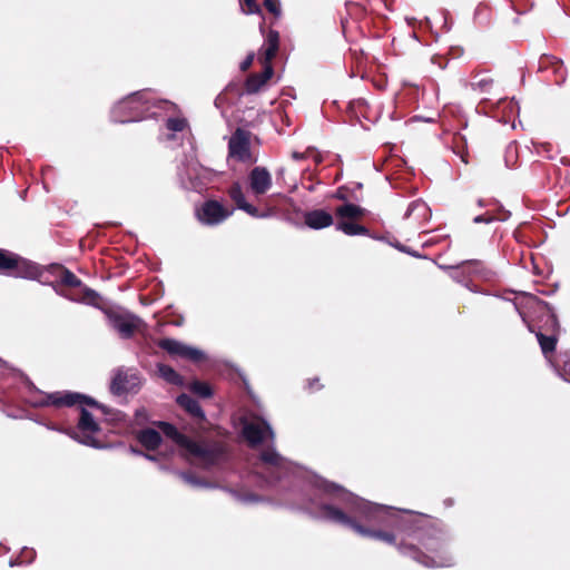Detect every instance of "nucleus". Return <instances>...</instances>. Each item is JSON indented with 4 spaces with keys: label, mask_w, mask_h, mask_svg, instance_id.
Returning <instances> with one entry per match:
<instances>
[{
    "label": "nucleus",
    "mask_w": 570,
    "mask_h": 570,
    "mask_svg": "<svg viewBox=\"0 0 570 570\" xmlns=\"http://www.w3.org/2000/svg\"><path fill=\"white\" fill-rule=\"evenodd\" d=\"M308 484L315 498L304 509L315 518L350 528L361 537L396 546L397 533L413 527L411 511L401 512L364 500L317 475H311Z\"/></svg>",
    "instance_id": "f257e3e1"
},
{
    "label": "nucleus",
    "mask_w": 570,
    "mask_h": 570,
    "mask_svg": "<svg viewBox=\"0 0 570 570\" xmlns=\"http://www.w3.org/2000/svg\"><path fill=\"white\" fill-rule=\"evenodd\" d=\"M27 402L33 407L62 409L79 405L80 416L77 428L66 431L67 435L81 444L92 448H102V442L99 439L101 434L100 426L95 421L91 413L82 407L83 404L96 405L95 401L76 392L56 391L47 393L32 386L29 395L27 396Z\"/></svg>",
    "instance_id": "f03ea898"
},
{
    "label": "nucleus",
    "mask_w": 570,
    "mask_h": 570,
    "mask_svg": "<svg viewBox=\"0 0 570 570\" xmlns=\"http://www.w3.org/2000/svg\"><path fill=\"white\" fill-rule=\"evenodd\" d=\"M243 435L252 448L268 441L271 445L262 450L256 463V473L267 483H273L289 473L298 471L292 462L283 458L273 446L275 433L269 423L261 416H245L242 420Z\"/></svg>",
    "instance_id": "7ed1b4c3"
},
{
    "label": "nucleus",
    "mask_w": 570,
    "mask_h": 570,
    "mask_svg": "<svg viewBox=\"0 0 570 570\" xmlns=\"http://www.w3.org/2000/svg\"><path fill=\"white\" fill-rule=\"evenodd\" d=\"M158 109L174 112L176 106L167 100H156L150 91H138L118 101L111 110L112 120L116 122L137 121L146 114L158 117Z\"/></svg>",
    "instance_id": "20e7f679"
},
{
    "label": "nucleus",
    "mask_w": 570,
    "mask_h": 570,
    "mask_svg": "<svg viewBox=\"0 0 570 570\" xmlns=\"http://www.w3.org/2000/svg\"><path fill=\"white\" fill-rule=\"evenodd\" d=\"M159 428L167 438L180 448L183 454L193 463L207 468L216 463L223 455V450L219 445L193 441L169 423L161 422Z\"/></svg>",
    "instance_id": "39448f33"
},
{
    "label": "nucleus",
    "mask_w": 570,
    "mask_h": 570,
    "mask_svg": "<svg viewBox=\"0 0 570 570\" xmlns=\"http://www.w3.org/2000/svg\"><path fill=\"white\" fill-rule=\"evenodd\" d=\"M421 544L426 552L405 543L397 544V549L404 556L411 557L413 560L428 568L450 567L453 564L452 556L444 550L443 533L434 531L428 534L422 540Z\"/></svg>",
    "instance_id": "423d86ee"
},
{
    "label": "nucleus",
    "mask_w": 570,
    "mask_h": 570,
    "mask_svg": "<svg viewBox=\"0 0 570 570\" xmlns=\"http://www.w3.org/2000/svg\"><path fill=\"white\" fill-rule=\"evenodd\" d=\"M0 272L30 279L40 278L42 275L38 265L3 249H0Z\"/></svg>",
    "instance_id": "0eeeda50"
},
{
    "label": "nucleus",
    "mask_w": 570,
    "mask_h": 570,
    "mask_svg": "<svg viewBox=\"0 0 570 570\" xmlns=\"http://www.w3.org/2000/svg\"><path fill=\"white\" fill-rule=\"evenodd\" d=\"M234 213L233 208L224 206L222 203L209 199L204 202L197 209L198 220L208 226H215L226 220Z\"/></svg>",
    "instance_id": "6e6552de"
},
{
    "label": "nucleus",
    "mask_w": 570,
    "mask_h": 570,
    "mask_svg": "<svg viewBox=\"0 0 570 570\" xmlns=\"http://www.w3.org/2000/svg\"><path fill=\"white\" fill-rule=\"evenodd\" d=\"M228 154L229 157L238 161H255L250 153V134L240 128L236 129V131L229 138Z\"/></svg>",
    "instance_id": "1a4fd4ad"
},
{
    "label": "nucleus",
    "mask_w": 570,
    "mask_h": 570,
    "mask_svg": "<svg viewBox=\"0 0 570 570\" xmlns=\"http://www.w3.org/2000/svg\"><path fill=\"white\" fill-rule=\"evenodd\" d=\"M159 347L168 352L170 355L180 356L191 361H200L204 353L195 347L183 344L173 338H164L159 342Z\"/></svg>",
    "instance_id": "9d476101"
},
{
    "label": "nucleus",
    "mask_w": 570,
    "mask_h": 570,
    "mask_svg": "<svg viewBox=\"0 0 570 570\" xmlns=\"http://www.w3.org/2000/svg\"><path fill=\"white\" fill-rule=\"evenodd\" d=\"M139 384L140 381L136 373L120 371L115 375L110 390L116 395L134 393L138 390Z\"/></svg>",
    "instance_id": "9b49d317"
},
{
    "label": "nucleus",
    "mask_w": 570,
    "mask_h": 570,
    "mask_svg": "<svg viewBox=\"0 0 570 570\" xmlns=\"http://www.w3.org/2000/svg\"><path fill=\"white\" fill-rule=\"evenodd\" d=\"M111 326L125 338L130 337L141 325V320L131 314L110 316Z\"/></svg>",
    "instance_id": "f8f14e48"
},
{
    "label": "nucleus",
    "mask_w": 570,
    "mask_h": 570,
    "mask_svg": "<svg viewBox=\"0 0 570 570\" xmlns=\"http://www.w3.org/2000/svg\"><path fill=\"white\" fill-rule=\"evenodd\" d=\"M250 190L255 195L265 194L272 186V176L265 167H255L248 176Z\"/></svg>",
    "instance_id": "ddd939ff"
},
{
    "label": "nucleus",
    "mask_w": 570,
    "mask_h": 570,
    "mask_svg": "<svg viewBox=\"0 0 570 570\" xmlns=\"http://www.w3.org/2000/svg\"><path fill=\"white\" fill-rule=\"evenodd\" d=\"M430 214L431 212L426 203L422 200H414L409 205L404 217L406 219H412L413 225L420 228L423 223L429 220Z\"/></svg>",
    "instance_id": "4468645a"
},
{
    "label": "nucleus",
    "mask_w": 570,
    "mask_h": 570,
    "mask_svg": "<svg viewBox=\"0 0 570 570\" xmlns=\"http://www.w3.org/2000/svg\"><path fill=\"white\" fill-rule=\"evenodd\" d=\"M278 42H279V35L277 31L271 30L265 45L261 49V52L258 55V59L263 65V68L265 66H272L271 61L276 56L278 50Z\"/></svg>",
    "instance_id": "2eb2a0df"
},
{
    "label": "nucleus",
    "mask_w": 570,
    "mask_h": 570,
    "mask_svg": "<svg viewBox=\"0 0 570 570\" xmlns=\"http://www.w3.org/2000/svg\"><path fill=\"white\" fill-rule=\"evenodd\" d=\"M229 196L235 202L237 208L244 210L248 215L256 217V218H262V217L268 216L267 214H261L255 206L248 204L245 200V196H244V193H243L239 184L236 183L230 187Z\"/></svg>",
    "instance_id": "dca6fc26"
},
{
    "label": "nucleus",
    "mask_w": 570,
    "mask_h": 570,
    "mask_svg": "<svg viewBox=\"0 0 570 570\" xmlns=\"http://www.w3.org/2000/svg\"><path fill=\"white\" fill-rule=\"evenodd\" d=\"M304 222L309 228L322 229L333 224V217L323 209H315L304 215Z\"/></svg>",
    "instance_id": "f3484780"
},
{
    "label": "nucleus",
    "mask_w": 570,
    "mask_h": 570,
    "mask_svg": "<svg viewBox=\"0 0 570 570\" xmlns=\"http://www.w3.org/2000/svg\"><path fill=\"white\" fill-rule=\"evenodd\" d=\"M56 292L59 295H61L66 298H69L71 301H75V302H80V303H85V304H89V305L98 304L99 295L95 291L87 288V287H82L77 295H69L66 292L58 291L57 288H56Z\"/></svg>",
    "instance_id": "a211bd4d"
},
{
    "label": "nucleus",
    "mask_w": 570,
    "mask_h": 570,
    "mask_svg": "<svg viewBox=\"0 0 570 570\" xmlns=\"http://www.w3.org/2000/svg\"><path fill=\"white\" fill-rule=\"evenodd\" d=\"M273 76V68L272 66H265L263 68V72L258 75H253L248 78L246 87L248 92H256L258 91L267 80H269Z\"/></svg>",
    "instance_id": "6ab92c4d"
},
{
    "label": "nucleus",
    "mask_w": 570,
    "mask_h": 570,
    "mask_svg": "<svg viewBox=\"0 0 570 570\" xmlns=\"http://www.w3.org/2000/svg\"><path fill=\"white\" fill-rule=\"evenodd\" d=\"M49 271H51L61 282V284L70 286V287H80L81 282L79 278L76 277L73 273L70 271L63 268L59 265H51L49 267Z\"/></svg>",
    "instance_id": "aec40b11"
},
{
    "label": "nucleus",
    "mask_w": 570,
    "mask_h": 570,
    "mask_svg": "<svg viewBox=\"0 0 570 570\" xmlns=\"http://www.w3.org/2000/svg\"><path fill=\"white\" fill-rule=\"evenodd\" d=\"M177 403L198 420H204L205 414L200 409L198 402L187 394H181L177 397Z\"/></svg>",
    "instance_id": "412c9836"
},
{
    "label": "nucleus",
    "mask_w": 570,
    "mask_h": 570,
    "mask_svg": "<svg viewBox=\"0 0 570 570\" xmlns=\"http://www.w3.org/2000/svg\"><path fill=\"white\" fill-rule=\"evenodd\" d=\"M138 441L147 449L155 450L161 441L159 432L153 429H146L138 433Z\"/></svg>",
    "instance_id": "4be33fe9"
},
{
    "label": "nucleus",
    "mask_w": 570,
    "mask_h": 570,
    "mask_svg": "<svg viewBox=\"0 0 570 570\" xmlns=\"http://www.w3.org/2000/svg\"><path fill=\"white\" fill-rule=\"evenodd\" d=\"M365 210L354 204H344L336 209V215L341 220H350L362 217Z\"/></svg>",
    "instance_id": "5701e85b"
},
{
    "label": "nucleus",
    "mask_w": 570,
    "mask_h": 570,
    "mask_svg": "<svg viewBox=\"0 0 570 570\" xmlns=\"http://www.w3.org/2000/svg\"><path fill=\"white\" fill-rule=\"evenodd\" d=\"M157 370L159 376L163 377L166 382L179 386L184 384L183 377L173 367L165 364H159Z\"/></svg>",
    "instance_id": "b1692460"
},
{
    "label": "nucleus",
    "mask_w": 570,
    "mask_h": 570,
    "mask_svg": "<svg viewBox=\"0 0 570 570\" xmlns=\"http://www.w3.org/2000/svg\"><path fill=\"white\" fill-rule=\"evenodd\" d=\"M336 229L342 230L344 234L353 236V235H363L366 234V228L351 220H341L336 225Z\"/></svg>",
    "instance_id": "393cba45"
},
{
    "label": "nucleus",
    "mask_w": 570,
    "mask_h": 570,
    "mask_svg": "<svg viewBox=\"0 0 570 570\" xmlns=\"http://www.w3.org/2000/svg\"><path fill=\"white\" fill-rule=\"evenodd\" d=\"M187 127V121L185 118H168L166 121V128L167 130L171 131L173 134L167 136V139H173L175 132H180L185 130Z\"/></svg>",
    "instance_id": "a878e982"
},
{
    "label": "nucleus",
    "mask_w": 570,
    "mask_h": 570,
    "mask_svg": "<svg viewBox=\"0 0 570 570\" xmlns=\"http://www.w3.org/2000/svg\"><path fill=\"white\" fill-rule=\"evenodd\" d=\"M537 337H538V341H539V344H540V347H541L543 354L547 355L548 353L554 351L556 344H557V338L553 335L546 336L539 332V333H537Z\"/></svg>",
    "instance_id": "bb28decb"
},
{
    "label": "nucleus",
    "mask_w": 570,
    "mask_h": 570,
    "mask_svg": "<svg viewBox=\"0 0 570 570\" xmlns=\"http://www.w3.org/2000/svg\"><path fill=\"white\" fill-rule=\"evenodd\" d=\"M493 83V80L489 76L476 77L472 82L471 87L474 91L488 92Z\"/></svg>",
    "instance_id": "cd10ccee"
},
{
    "label": "nucleus",
    "mask_w": 570,
    "mask_h": 570,
    "mask_svg": "<svg viewBox=\"0 0 570 570\" xmlns=\"http://www.w3.org/2000/svg\"><path fill=\"white\" fill-rule=\"evenodd\" d=\"M242 12L245 14H261L262 10L257 3V0H242L240 1Z\"/></svg>",
    "instance_id": "c85d7f7f"
},
{
    "label": "nucleus",
    "mask_w": 570,
    "mask_h": 570,
    "mask_svg": "<svg viewBox=\"0 0 570 570\" xmlns=\"http://www.w3.org/2000/svg\"><path fill=\"white\" fill-rule=\"evenodd\" d=\"M190 390L202 397H209L212 395V389L207 383L195 381L190 385Z\"/></svg>",
    "instance_id": "c756f323"
},
{
    "label": "nucleus",
    "mask_w": 570,
    "mask_h": 570,
    "mask_svg": "<svg viewBox=\"0 0 570 570\" xmlns=\"http://www.w3.org/2000/svg\"><path fill=\"white\" fill-rule=\"evenodd\" d=\"M178 475L191 487H208V484L190 473L179 472Z\"/></svg>",
    "instance_id": "7c9ffc66"
},
{
    "label": "nucleus",
    "mask_w": 570,
    "mask_h": 570,
    "mask_svg": "<svg viewBox=\"0 0 570 570\" xmlns=\"http://www.w3.org/2000/svg\"><path fill=\"white\" fill-rule=\"evenodd\" d=\"M194 173H195V177L191 176V173H188V176H189V179H190V188H194L196 190H200L204 186H205V183L200 179V176L197 171V168H193L191 169Z\"/></svg>",
    "instance_id": "2f4dec72"
},
{
    "label": "nucleus",
    "mask_w": 570,
    "mask_h": 570,
    "mask_svg": "<svg viewBox=\"0 0 570 570\" xmlns=\"http://www.w3.org/2000/svg\"><path fill=\"white\" fill-rule=\"evenodd\" d=\"M265 8L273 14L279 16L281 14V2L279 0H265L264 1Z\"/></svg>",
    "instance_id": "473e14b6"
},
{
    "label": "nucleus",
    "mask_w": 570,
    "mask_h": 570,
    "mask_svg": "<svg viewBox=\"0 0 570 570\" xmlns=\"http://www.w3.org/2000/svg\"><path fill=\"white\" fill-rule=\"evenodd\" d=\"M494 219H495V217H494V216L485 214V215H479V216H475V217L473 218V222H474L475 224H480V223H487V224H489V223L493 222Z\"/></svg>",
    "instance_id": "72a5a7b5"
},
{
    "label": "nucleus",
    "mask_w": 570,
    "mask_h": 570,
    "mask_svg": "<svg viewBox=\"0 0 570 570\" xmlns=\"http://www.w3.org/2000/svg\"><path fill=\"white\" fill-rule=\"evenodd\" d=\"M253 60H254V55L253 53L248 55L247 58L240 65L242 70L248 69L250 67V65L253 63Z\"/></svg>",
    "instance_id": "f704fd0d"
},
{
    "label": "nucleus",
    "mask_w": 570,
    "mask_h": 570,
    "mask_svg": "<svg viewBox=\"0 0 570 570\" xmlns=\"http://www.w3.org/2000/svg\"><path fill=\"white\" fill-rule=\"evenodd\" d=\"M308 156V153H298V151H294L292 154V158L294 160H302V159H305L306 157Z\"/></svg>",
    "instance_id": "c9c22d12"
},
{
    "label": "nucleus",
    "mask_w": 570,
    "mask_h": 570,
    "mask_svg": "<svg viewBox=\"0 0 570 570\" xmlns=\"http://www.w3.org/2000/svg\"><path fill=\"white\" fill-rule=\"evenodd\" d=\"M46 426H47L49 430L58 431V432H61V433H65V434H67V432H66V431H69V429H60V428H58V426H56V425H53V424H47Z\"/></svg>",
    "instance_id": "e433bc0d"
},
{
    "label": "nucleus",
    "mask_w": 570,
    "mask_h": 570,
    "mask_svg": "<svg viewBox=\"0 0 570 570\" xmlns=\"http://www.w3.org/2000/svg\"><path fill=\"white\" fill-rule=\"evenodd\" d=\"M22 554L28 557L31 560L35 556V552H33V550H29L26 548V549H23Z\"/></svg>",
    "instance_id": "4c0bfd02"
},
{
    "label": "nucleus",
    "mask_w": 570,
    "mask_h": 570,
    "mask_svg": "<svg viewBox=\"0 0 570 570\" xmlns=\"http://www.w3.org/2000/svg\"><path fill=\"white\" fill-rule=\"evenodd\" d=\"M243 500H244L245 502H252V501H256V500H257V498H256V497H254V495H248V497H245Z\"/></svg>",
    "instance_id": "58836bf2"
},
{
    "label": "nucleus",
    "mask_w": 570,
    "mask_h": 570,
    "mask_svg": "<svg viewBox=\"0 0 570 570\" xmlns=\"http://www.w3.org/2000/svg\"><path fill=\"white\" fill-rule=\"evenodd\" d=\"M316 382H317V379H315V380L309 382V389L311 390H315L316 389V387H314V386H316Z\"/></svg>",
    "instance_id": "ea45409f"
},
{
    "label": "nucleus",
    "mask_w": 570,
    "mask_h": 570,
    "mask_svg": "<svg viewBox=\"0 0 570 570\" xmlns=\"http://www.w3.org/2000/svg\"><path fill=\"white\" fill-rule=\"evenodd\" d=\"M316 382H317V379H315V380L309 382V389L311 390H315L316 389V387H314V386H316Z\"/></svg>",
    "instance_id": "a19ab883"
},
{
    "label": "nucleus",
    "mask_w": 570,
    "mask_h": 570,
    "mask_svg": "<svg viewBox=\"0 0 570 570\" xmlns=\"http://www.w3.org/2000/svg\"><path fill=\"white\" fill-rule=\"evenodd\" d=\"M478 205H479L480 207H482V206H484V205H485V203H484V200H483V199H479V200H478Z\"/></svg>",
    "instance_id": "79ce46f5"
},
{
    "label": "nucleus",
    "mask_w": 570,
    "mask_h": 570,
    "mask_svg": "<svg viewBox=\"0 0 570 570\" xmlns=\"http://www.w3.org/2000/svg\"><path fill=\"white\" fill-rule=\"evenodd\" d=\"M145 458L148 459V460H155V456L154 455H150V454H145Z\"/></svg>",
    "instance_id": "37998d69"
},
{
    "label": "nucleus",
    "mask_w": 570,
    "mask_h": 570,
    "mask_svg": "<svg viewBox=\"0 0 570 570\" xmlns=\"http://www.w3.org/2000/svg\"><path fill=\"white\" fill-rule=\"evenodd\" d=\"M131 452H134V453H136V454H141V452L136 451L135 449H131Z\"/></svg>",
    "instance_id": "c03bdc74"
}]
</instances>
